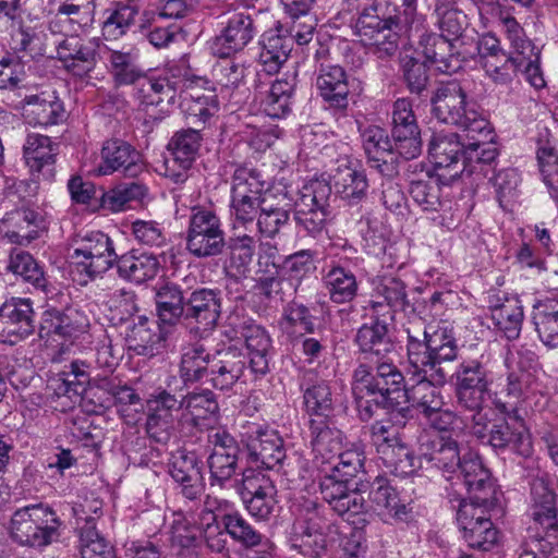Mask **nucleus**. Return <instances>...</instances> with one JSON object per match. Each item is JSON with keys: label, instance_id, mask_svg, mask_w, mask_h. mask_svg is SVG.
Returning a JSON list of instances; mask_svg holds the SVG:
<instances>
[{"label": "nucleus", "instance_id": "43", "mask_svg": "<svg viewBox=\"0 0 558 558\" xmlns=\"http://www.w3.org/2000/svg\"><path fill=\"white\" fill-rule=\"evenodd\" d=\"M336 193L349 204H357L365 198L368 182L364 171L351 165H340L331 177Z\"/></svg>", "mask_w": 558, "mask_h": 558}, {"label": "nucleus", "instance_id": "12", "mask_svg": "<svg viewBox=\"0 0 558 558\" xmlns=\"http://www.w3.org/2000/svg\"><path fill=\"white\" fill-rule=\"evenodd\" d=\"M225 246V232L216 213L202 207L193 208L186 234V250L197 258H207L221 254Z\"/></svg>", "mask_w": 558, "mask_h": 558}, {"label": "nucleus", "instance_id": "61", "mask_svg": "<svg viewBox=\"0 0 558 558\" xmlns=\"http://www.w3.org/2000/svg\"><path fill=\"white\" fill-rule=\"evenodd\" d=\"M384 464L399 476L412 474L415 470V458L407 445L400 440L392 442L390 447L379 452Z\"/></svg>", "mask_w": 558, "mask_h": 558}, {"label": "nucleus", "instance_id": "47", "mask_svg": "<svg viewBox=\"0 0 558 558\" xmlns=\"http://www.w3.org/2000/svg\"><path fill=\"white\" fill-rule=\"evenodd\" d=\"M523 318V307L520 301L513 298L504 296L502 305L493 310L494 325L508 340L519 338Z\"/></svg>", "mask_w": 558, "mask_h": 558}, {"label": "nucleus", "instance_id": "64", "mask_svg": "<svg viewBox=\"0 0 558 558\" xmlns=\"http://www.w3.org/2000/svg\"><path fill=\"white\" fill-rule=\"evenodd\" d=\"M456 387L488 388L489 372L480 360L463 361L456 372Z\"/></svg>", "mask_w": 558, "mask_h": 558}, {"label": "nucleus", "instance_id": "41", "mask_svg": "<svg viewBox=\"0 0 558 558\" xmlns=\"http://www.w3.org/2000/svg\"><path fill=\"white\" fill-rule=\"evenodd\" d=\"M311 445L316 457L324 461L336 457L343 444V433L329 420L312 418L310 421Z\"/></svg>", "mask_w": 558, "mask_h": 558}, {"label": "nucleus", "instance_id": "19", "mask_svg": "<svg viewBox=\"0 0 558 558\" xmlns=\"http://www.w3.org/2000/svg\"><path fill=\"white\" fill-rule=\"evenodd\" d=\"M213 445L211 453L207 459L210 473V485L223 487L238 469L240 447L235 439L225 430H216L208 435Z\"/></svg>", "mask_w": 558, "mask_h": 558}, {"label": "nucleus", "instance_id": "10", "mask_svg": "<svg viewBox=\"0 0 558 558\" xmlns=\"http://www.w3.org/2000/svg\"><path fill=\"white\" fill-rule=\"evenodd\" d=\"M327 514L323 506L306 501L292 525V547L304 556L320 557L326 550V535L332 533L335 529Z\"/></svg>", "mask_w": 558, "mask_h": 558}, {"label": "nucleus", "instance_id": "50", "mask_svg": "<svg viewBox=\"0 0 558 558\" xmlns=\"http://www.w3.org/2000/svg\"><path fill=\"white\" fill-rule=\"evenodd\" d=\"M8 269L36 289L44 290L46 288L47 279L44 270L28 252L20 248L12 250Z\"/></svg>", "mask_w": 558, "mask_h": 558}, {"label": "nucleus", "instance_id": "45", "mask_svg": "<svg viewBox=\"0 0 558 558\" xmlns=\"http://www.w3.org/2000/svg\"><path fill=\"white\" fill-rule=\"evenodd\" d=\"M296 73L293 72L282 78H277L271 84L262 101L263 110L268 117L280 119L290 111L291 99L296 87Z\"/></svg>", "mask_w": 558, "mask_h": 558}, {"label": "nucleus", "instance_id": "44", "mask_svg": "<svg viewBox=\"0 0 558 558\" xmlns=\"http://www.w3.org/2000/svg\"><path fill=\"white\" fill-rule=\"evenodd\" d=\"M117 268L120 277L142 283L157 275L159 260L153 254H137L135 251H131L118 257Z\"/></svg>", "mask_w": 558, "mask_h": 558}, {"label": "nucleus", "instance_id": "32", "mask_svg": "<svg viewBox=\"0 0 558 558\" xmlns=\"http://www.w3.org/2000/svg\"><path fill=\"white\" fill-rule=\"evenodd\" d=\"M169 473L181 485L182 494L190 500L197 499L203 490V475L197 458L192 452L178 451L172 456Z\"/></svg>", "mask_w": 558, "mask_h": 558}, {"label": "nucleus", "instance_id": "28", "mask_svg": "<svg viewBox=\"0 0 558 558\" xmlns=\"http://www.w3.org/2000/svg\"><path fill=\"white\" fill-rule=\"evenodd\" d=\"M101 159L98 170L105 175L122 170L128 177H136L143 170L140 153L122 140L107 141L101 149Z\"/></svg>", "mask_w": 558, "mask_h": 558}, {"label": "nucleus", "instance_id": "7", "mask_svg": "<svg viewBox=\"0 0 558 558\" xmlns=\"http://www.w3.org/2000/svg\"><path fill=\"white\" fill-rule=\"evenodd\" d=\"M387 5L374 0L359 15L353 29L360 41L369 47L378 59H389L396 54L399 47V34L395 29L398 22L391 20L386 11Z\"/></svg>", "mask_w": 558, "mask_h": 558}, {"label": "nucleus", "instance_id": "35", "mask_svg": "<svg viewBox=\"0 0 558 558\" xmlns=\"http://www.w3.org/2000/svg\"><path fill=\"white\" fill-rule=\"evenodd\" d=\"M371 501L383 515L404 521L411 513L410 504L401 498L397 488L385 477H376L369 490Z\"/></svg>", "mask_w": 558, "mask_h": 558}, {"label": "nucleus", "instance_id": "26", "mask_svg": "<svg viewBox=\"0 0 558 558\" xmlns=\"http://www.w3.org/2000/svg\"><path fill=\"white\" fill-rule=\"evenodd\" d=\"M222 19L226 26L217 40L227 51L221 54L227 56L243 50L256 33L254 21L247 9L227 10L222 13Z\"/></svg>", "mask_w": 558, "mask_h": 558}, {"label": "nucleus", "instance_id": "53", "mask_svg": "<svg viewBox=\"0 0 558 558\" xmlns=\"http://www.w3.org/2000/svg\"><path fill=\"white\" fill-rule=\"evenodd\" d=\"M177 85L169 77L145 78L138 90L141 101L146 106L171 105L179 94Z\"/></svg>", "mask_w": 558, "mask_h": 558}, {"label": "nucleus", "instance_id": "42", "mask_svg": "<svg viewBox=\"0 0 558 558\" xmlns=\"http://www.w3.org/2000/svg\"><path fill=\"white\" fill-rule=\"evenodd\" d=\"M292 50V38L270 29L263 35L260 41L259 62L267 74L277 73L288 60Z\"/></svg>", "mask_w": 558, "mask_h": 558}, {"label": "nucleus", "instance_id": "3", "mask_svg": "<svg viewBox=\"0 0 558 558\" xmlns=\"http://www.w3.org/2000/svg\"><path fill=\"white\" fill-rule=\"evenodd\" d=\"M496 407L505 416L489 420L486 414L473 415L472 435L496 450L508 448L521 457H530L533 451L531 437L515 404L498 401Z\"/></svg>", "mask_w": 558, "mask_h": 558}, {"label": "nucleus", "instance_id": "4", "mask_svg": "<svg viewBox=\"0 0 558 558\" xmlns=\"http://www.w3.org/2000/svg\"><path fill=\"white\" fill-rule=\"evenodd\" d=\"M404 376L399 368L381 357L361 363L353 374V392L374 397L375 405L391 408V413L407 417L409 408H398L405 396Z\"/></svg>", "mask_w": 558, "mask_h": 558}, {"label": "nucleus", "instance_id": "29", "mask_svg": "<svg viewBox=\"0 0 558 558\" xmlns=\"http://www.w3.org/2000/svg\"><path fill=\"white\" fill-rule=\"evenodd\" d=\"M221 315L220 292L214 289H196L186 298L185 320L194 322L204 329H214Z\"/></svg>", "mask_w": 558, "mask_h": 558}, {"label": "nucleus", "instance_id": "48", "mask_svg": "<svg viewBox=\"0 0 558 558\" xmlns=\"http://www.w3.org/2000/svg\"><path fill=\"white\" fill-rule=\"evenodd\" d=\"M533 324L538 338L548 348H558V302L549 301L534 306Z\"/></svg>", "mask_w": 558, "mask_h": 558}, {"label": "nucleus", "instance_id": "11", "mask_svg": "<svg viewBox=\"0 0 558 558\" xmlns=\"http://www.w3.org/2000/svg\"><path fill=\"white\" fill-rule=\"evenodd\" d=\"M331 186L316 180L304 186L295 203L294 220L299 233L316 239L324 232L327 223Z\"/></svg>", "mask_w": 558, "mask_h": 558}, {"label": "nucleus", "instance_id": "60", "mask_svg": "<svg viewBox=\"0 0 558 558\" xmlns=\"http://www.w3.org/2000/svg\"><path fill=\"white\" fill-rule=\"evenodd\" d=\"M147 187L137 182L119 185L101 196V205L113 213L121 211L132 201H142L147 195Z\"/></svg>", "mask_w": 558, "mask_h": 558}, {"label": "nucleus", "instance_id": "23", "mask_svg": "<svg viewBox=\"0 0 558 558\" xmlns=\"http://www.w3.org/2000/svg\"><path fill=\"white\" fill-rule=\"evenodd\" d=\"M148 415L146 432L156 442L166 444L173 429V411L182 409V403L175 395L161 390L147 400Z\"/></svg>", "mask_w": 558, "mask_h": 558}, {"label": "nucleus", "instance_id": "51", "mask_svg": "<svg viewBox=\"0 0 558 558\" xmlns=\"http://www.w3.org/2000/svg\"><path fill=\"white\" fill-rule=\"evenodd\" d=\"M259 206L256 227L263 235L274 238L279 233L281 227L288 223L289 211L276 202L272 194L266 196Z\"/></svg>", "mask_w": 558, "mask_h": 558}, {"label": "nucleus", "instance_id": "9", "mask_svg": "<svg viewBox=\"0 0 558 558\" xmlns=\"http://www.w3.org/2000/svg\"><path fill=\"white\" fill-rule=\"evenodd\" d=\"M532 524L529 526V545L543 547L547 553H558V513L555 494L544 481L532 484Z\"/></svg>", "mask_w": 558, "mask_h": 558}, {"label": "nucleus", "instance_id": "13", "mask_svg": "<svg viewBox=\"0 0 558 558\" xmlns=\"http://www.w3.org/2000/svg\"><path fill=\"white\" fill-rule=\"evenodd\" d=\"M226 336L232 340H243L250 355L252 372L265 375L269 371L271 340L267 331L246 318H229Z\"/></svg>", "mask_w": 558, "mask_h": 558}, {"label": "nucleus", "instance_id": "1", "mask_svg": "<svg viewBox=\"0 0 558 558\" xmlns=\"http://www.w3.org/2000/svg\"><path fill=\"white\" fill-rule=\"evenodd\" d=\"M408 333V374L416 384L405 390L404 400L424 415L430 417L444 407L439 389L447 381L446 364L458 356V347L445 329L428 332L424 324H412Z\"/></svg>", "mask_w": 558, "mask_h": 558}, {"label": "nucleus", "instance_id": "38", "mask_svg": "<svg viewBox=\"0 0 558 558\" xmlns=\"http://www.w3.org/2000/svg\"><path fill=\"white\" fill-rule=\"evenodd\" d=\"M211 359L213 354L201 340L184 345L179 365V374L184 384L197 383L209 375Z\"/></svg>", "mask_w": 558, "mask_h": 558}, {"label": "nucleus", "instance_id": "49", "mask_svg": "<svg viewBox=\"0 0 558 558\" xmlns=\"http://www.w3.org/2000/svg\"><path fill=\"white\" fill-rule=\"evenodd\" d=\"M324 280L332 302L342 304L355 298L357 281L352 271L341 266H333L326 274Z\"/></svg>", "mask_w": 558, "mask_h": 558}, {"label": "nucleus", "instance_id": "15", "mask_svg": "<svg viewBox=\"0 0 558 558\" xmlns=\"http://www.w3.org/2000/svg\"><path fill=\"white\" fill-rule=\"evenodd\" d=\"M391 136L403 159H414L421 154V131L412 109V102L407 98H399L393 102Z\"/></svg>", "mask_w": 558, "mask_h": 558}, {"label": "nucleus", "instance_id": "18", "mask_svg": "<svg viewBox=\"0 0 558 558\" xmlns=\"http://www.w3.org/2000/svg\"><path fill=\"white\" fill-rule=\"evenodd\" d=\"M240 493L248 512L262 520H267L272 514L278 502L272 481L254 469L243 472Z\"/></svg>", "mask_w": 558, "mask_h": 558}, {"label": "nucleus", "instance_id": "62", "mask_svg": "<svg viewBox=\"0 0 558 558\" xmlns=\"http://www.w3.org/2000/svg\"><path fill=\"white\" fill-rule=\"evenodd\" d=\"M182 409H185L193 420L207 418L219 411V405L211 390L190 392L180 399Z\"/></svg>", "mask_w": 558, "mask_h": 558}, {"label": "nucleus", "instance_id": "46", "mask_svg": "<svg viewBox=\"0 0 558 558\" xmlns=\"http://www.w3.org/2000/svg\"><path fill=\"white\" fill-rule=\"evenodd\" d=\"M355 342L363 353L374 354L376 359L393 350L387 324L380 320V317H376L369 325L360 327L355 335Z\"/></svg>", "mask_w": 558, "mask_h": 558}, {"label": "nucleus", "instance_id": "63", "mask_svg": "<svg viewBox=\"0 0 558 558\" xmlns=\"http://www.w3.org/2000/svg\"><path fill=\"white\" fill-rule=\"evenodd\" d=\"M440 184L444 183L436 172L435 177H429L427 181L411 182L410 195L424 210H436L441 203Z\"/></svg>", "mask_w": 558, "mask_h": 558}, {"label": "nucleus", "instance_id": "36", "mask_svg": "<svg viewBox=\"0 0 558 558\" xmlns=\"http://www.w3.org/2000/svg\"><path fill=\"white\" fill-rule=\"evenodd\" d=\"M316 85L320 96L331 107L338 109H345L348 107L349 81L342 66L322 64Z\"/></svg>", "mask_w": 558, "mask_h": 558}, {"label": "nucleus", "instance_id": "56", "mask_svg": "<svg viewBox=\"0 0 558 558\" xmlns=\"http://www.w3.org/2000/svg\"><path fill=\"white\" fill-rule=\"evenodd\" d=\"M108 62L117 85H130L144 76L143 71L136 64V56L132 51L110 50Z\"/></svg>", "mask_w": 558, "mask_h": 558}, {"label": "nucleus", "instance_id": "33", "mask_svg": "<svg viewBox=\"0 0 558 558\" xmlns=\"http://www.w3.org/2000/svg\"><path fill=\"white\" fill-rule=\"evenodd\" d=\"M301 389L306 413L317 418L328 420L335 408L329 383L308 371L303 375Z\"/></svg>", "mask_w": 558, "mask_h": 558}, {"label": "nucleus", "instance_id": "52", "mask_svg": "<svg viewBox=\"0 0 558 558\" xmlns=\"http://www.w3.org/2000/svg\"><path fill=\"white\" fill-rule=\"evenodd\" d=\"M138 12V5L132 1L118 2L113 9L109 10V15L104 22V36L117 39L125 35L128 29L135 23Z\"/></svg>", "mask_w": 558, "mask_h": 558}, {"label": "nucleus", "instance_id": "27", "mask_svg": "<svg viewBox=\"0 0 558 558\" xmlns=\"http://www.w3.org/2000/svg\"><path fill=\"white\" fill-rule=\"evenodd\" d=\"M456 41L438 34H424L420 39L422 52L437 71L452 74L462 68L463 58L456 48Z\"/></svg>", "mask_w": 558, "mask_h": 558}, {"label": "nucleus", "instance_id": "22", "mask_svg": "<svg viewBox=\"0 0 558 558\" xmlns=\"http://www.w3.org/2000/svg\"><path fill=\"white\" fill-rule=\"evenodd\" d=\"M202 129L187 128L177 131L168 144L173 159L168 160L167 175L175 182H183L186 171L192 167L202 145Z\"/></svg>", "mask_w": 558, "mask_h": 558}, {"label": "nucleus", "instance_id": "25", "mask_svg": "<svg viewBox=\"0 0 558 558\" xmlns=\"http://www.w3.org/2000/svg\"><path fill=\"white\" fill-rule=\"evenodd\" d=\"M247 366L245 354L230 345L216 351L210 364V383L219 390L231 389L244 375Z\"/></svg>", "mask_w": 558, "mask_h": 558}, {"label": "nucleus", "instance_id": "24", "mask_svg": "<svg viewBox=\"0 0 558 558\" xmlns=\"http://www.w3.org/2000/svg\"><path fill=\"white\" fill-rule=\"evenodd\" d=\"M98 40L77 34L65 36L57 46L58 59L64 68L82 76L94 70Z\"/></svg>", "mask_w": 558, "mask_h": 558}, {"label": "nucleus", "instance_id": "39", "mask_svg": "<svg viewBox=\"0 0 558 558\" xmlns=\"http://www.w3.org/2000/svg\"><path fill=\"white\" fill-rule=\"evenodd\" d=\"M165 341L166 335L158 330L157 323L146 316H138L126 333L129 348L140 355H155Z\"/></svg>", "mask_w": 558, "mask_h": 558}, {"label": "nucleus", "instance_id": "59", "mask_svg": "<svg viewBox=\"0 0 558 558\" xmlns=\"http://www.w3.org/2000/svg\"><path fill=\"white\" fill-rule=\"evenodd\" d=\"M499 57H489L483 62L486 74L500 85L509 84L515 76L518 70L524 63V58L508 54H498Z\"/></svg>", "mask_w": 558, "mask_h": 558}, {"label": "nucleus", "instance_id": "14", "mask_svg": "<svg viewBox=\"0 0 558 558\" xmlns=\"http://www.w3.org/2000/svg\"><path fill=\"white\" fill-rule=\"evenodd\" d=\"M468 144L460 141L457 133H437L429 142V156L438 179L449 184L461 175L465 168L464 149Z\"/></svg>", "mask_w": 558, "mask_h": 558}, {"label": "nucleus", "instance_id": "5", "mask_svg": "<svg viewBox=\"0 0 558 558\" xmlns=\"http://www.w3.org/2000/svg\"><path fill=\"white\" fill-rule=\"evenodd\" d=\"M465 89L456 82L439 86L432 97L433 113L441 122L457 125L474 137V134L487 137L490 123L466 101Z\"/></svg>", "mask_w": 558, "mask_h": 558}, {"label": "nucleus", "instance_id": "55", "mask_svg": "<svg viewBox=\"0 0 558 558\" xmlns=\"http://www.w3.org/2000/svg\"><path fill=\"white\" fill-rule=\"evenodd\" d=\"M82 558H114L112 546L99 534L94 518H87L80 529Z\"/></svg>", "mask_w": 558, "mask_h": 558}, {"label": "nucleus", "instance_id": "37", "mask_svg": "<svg viewBox=\"0 0 558 558\" xmlns=\"http://www.w3.org/2000/svg\"><path fill=\"white\" fill-rule=\"evenodd\" d=\"M23 153L25 162L33 174L43 173L47 178L52 175L57 145L52 143L50 137L37 133L28 134Z\"/></svg>", "mask_w": 558, "mask_h": 558}, {"label": "nucleus", "instance_id": "31", "mask_svg": "<svg viewBox=\"0 0 558 558\" xmlns=\"http://www.w3.org/2000/svg\"><path fill=\"white\" fill-rule=\"evenodd\" d=\"M408 304L405 284L395 277H383L377 281L373 299L368 303L375 317H392L397 310H404Z\"/></svg>", "mask_w": 558, "mask_h": 558}, {"label": "nucleus", "instance_id": "16", "mask_svg": "<svg viewBox=\"0 0 558 558\" xmlns=\"http://www.w3.org/2000/svg\"><path fill=\"white\" fill-rule=\"evenodd\" d=\"M72 258L77 259V266L82 267V271L94 279L111 268L113 263H117L118 256L107 234L92 232L74 248Z\"/></svg>", "mask_w": 558, "mask_h": 558}, {"label": "nucleus", "instance_id": "57", "mask_svg": "<svg viewBox=\"0 0 558 558\" xmlns=\"http://www.w3.org/2000/svg\"><path fill=\"white\" fill-rule=\"evenodd\" d=\"M163 19L154 11H144L140 17L138 29L147 38L150 45L161 49L174 41L177 31L174 26H160L159 21Z\"/></svg>", "mask_w": 558, "mask_h": 558}, {"label": "nucleus", "instance_id": "2", "mask_svg": "<svg viewBox=\"0 0 558 558\" xmlns=\"http://www.w3.org/2000/svg\"><path fill=\"white\" fill-rule=\"evenodd\" d=\"M418 454L445 472L460 471L466 492L477 500L489 501L494 494L490 471L481 457L471 450L461 454L458 441L447 434H426L420 437Z\"/></svg>", "mask_w": 558, "mask_h": 558}, {"label": "nucleus", "instance_id": "40", "mask_svg": "<svg viewBox=\"0 0 558 558\" xmlns=\"http://www.w3.org/2000/svg\"><path fill=\"white\" fill-rule=\"evenodd\" d=\"M155 303L162 325L174 326L185 317L186 299L178 284L166 282L157 288Z\"/></svg>", "mask_w": 558, "mask_h": 558}, {"label": "nucleus", "instance_id": "8", "mask_svg": "<svg viewBox=\"0 0 558 558\" xmlns=\"http://www.w3.org/2000/svg\"><path fill=\"white\" fill-rule=\"evenodd\" d=\"M61 524L52 509L38 505L15 511L10 533L21 546L41 549L58 541Z\"/></svg>", "mask_w": 558, "mask_h": 558}, {"label": "nucleus", "instance_id": "34", "mask_svg": "<svg viewBox=\"0 0 558 558\" xmlns=\"http://www.w3.org/2000/svg\"><path fill=\"white\" fill-rule=\"evenodd\" d=\"M181 108L190 124L204 130L218 113L219 101L210 90H184Z\"/></svg>", "mask_w": 558, "mask_h": 558}, {"label": "nucleus", "instance_id": "21", "mask_svg": "<svg viewBox=\"0 0 558 558\" xmlns=\"http://www.w3.org/2000/svg\"><path fill=\"white\" fill-rule=\"evenodd\" d=\"M246 450L251 463L267 470L279 468L286 459L283 439L269 427H253L247 434Z\"/></svg>", "mask_w": 558, "mask_h": 558}, {"label": "nucleus", "instance_id": "54", "mask_svg": "<svg viewBox=\"0 0 558 558\" xmlns=\"http://www.w3.org/2000/svg\"><path fill=\"white\" fill-rule=\"evenodd\" d=\"M227 247L229 251L227 268L233 276H244L255 253L254 238L248 234L230 238Z\"/></svg>", "mask_w": 558, "mask_h": 558}, {"label": "nucleus", "instance_id": "17", "mask_svg": "<svg viewBox=\"0 0 558 558\" xmlns=\"http://www.w3.org/2000/svg\"><path fill=\"white\" fill-rule=\"evenodd\" d=\"M35 330V313L29 299L11 298L0 306V342L15 344Z\"/></svg>", "mask_w": 558, "mask_h": 558}, {"label": "nucleus", "instance_id": "30", "mask_svg": "<svg viewBox=\"0 0 558 558\" xmlns=\"http://www.w3.org/2000/svg\"><path fill=\"white\" fill-rule=\"evenodd\" d=\"M23 116L29 124L49 126L64 120L65 110L56 93L26 96L22 101Z\"/></svg>", "mask_w": 558, "mask_h": 558}, {"label": "nucleus", "instance_id": "6", "mask_svg": "<svg viewBox=\"0 0 558 558\" xmlns=\"http://www.w3.org/2000/svg\"><path fill=\"white\" fill-rule=\"evenodd\" d=\"M468 494L469 501L463 499L459 504L457 522L463 533V538L470 547L488 551L499 541V532L488 515V512L498 505V490L494 484V494L489 501L477 500L473 492H468Z\"/></svg>", "mask_w": 558, "mask_h": 558}, {"label": "nucleus", "instance_id": "58", "mask_svg": "<svg viewBox=\"0 0 558 558\" xmlns=\"http://www.w3.org/2000/svg\"><path fill=\"white\" fill-rule=\"evenodd\" d=\"M223 526L232 539L246 548L258 546L263 542V534L252 526L240 513H226Z\"/></svg>", "mask_w": 558, "mask_h": 558}, {"label": "nucleus", "instance_id": "20", "mask_svg": "<svg viewBox=\"0 0 558 558\" xmlns=\"http://www.w3.org/2000/svg\"><path fill=\"white\" fill-rule=\"evenodd\" d=\"M363 148L372 168L381 175L393 178L399 172V154L387 131L377 125L367 126L362 133Z\"/></svg>", "mask_w": 558, "mask_h": 558}]
</instances>
